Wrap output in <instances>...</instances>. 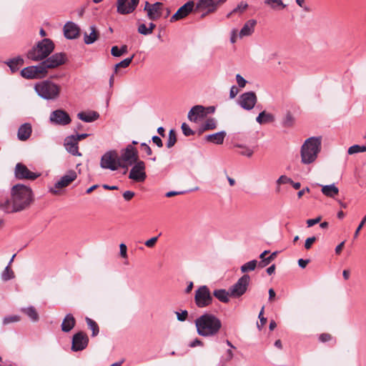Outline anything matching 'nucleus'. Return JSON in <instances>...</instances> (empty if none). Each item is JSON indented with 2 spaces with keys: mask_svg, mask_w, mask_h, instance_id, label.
<instances>
[{
  "mask_svg": "<svg viewBox=\"0 0 366 366\" xmlns=\"http://www.w3.org/2000/svg\"><path fill=\"white\" fill-rule=\"evenodd\" d=\"M236 81L240 88L244 87L247 82L239 74L236 75Z\"/></svg>",
  "mask_w": 366,
  "mask_h": 366,
  "instance_id": "603ef678",
  "label": "nucleus"
},
{
  "mask_svg": "<svg viewBox=\"0 0 366 366\" xmlns=\"http://www.w3.org/2000/svg\"><path fill=\"white\" fill-rule=\"evenodd\" d=\"M321 191L323 194L329 197H335L339 193V189L335 184L322 186Z\"/></svg>",
  "mask_w": 366,
  "mask_h": 366,
  "instance_id": "473e14b6",
  "label": "nucleus"
},
{
  "mask_svg": "<svg viewBox=\"0 0 366 366\" xmlns=\"http://www.w3.org/2000/svg\"><path fill=\"white\" fill-rule=\"evenodd\" d=\"M138 32L143 35H149L150 34V29H148V27H147L146 24H141L138 26Z\"/></svg>",
  "mask_w": 366,
  "mask_h": 366,
  "instance_id": "8fccbe9b",
  "label": "nucleus"
},
{
  "mask_svg": "<svg viewBox=\"0 0 366 366\" xmlns=\"http://www.w3.org/2000/svg\"><path fill=\"white\" fill-rule=\"evenodd\" d=\"M76 320L74 316L69 313L63 320L61 327V330L64 332H70L75 326Z\"/></svg>",
  "mask_w": 366,
  "mask_h": 366,
  "instance_id": "bb28decb",
  "label": "nucleus"
},
{
  "mask_svg": "<svg viewBox=\"0 0 366 366\" xmlns=\"http://www.w3.org/2000/svg\"><path fill=\"white\" fill-rule=\"evenodd\" d=\"M76 177L77 174L74 170H69L66 174L62 176L59 180L55 182L54 187L50 189V192L53 194H57L59 189L68 186L71 182L74 181Z\"/></svg>",
  "mask_w": 366,
  "mask_h": 366,
  "instance_id": "4468645a",
  "label": "nucleus"
},
{
  "mask_svg": "<svg viewBox=\"0 0 366 366\" xmlns=\"http://www.w3.org/2000/svg\"><path fill=\"white\" fill-rule=\"evenodd\" d=\"M206 117L205 107L202 105H195L191 108L187 114L189 121L197 122L199 119Z\"/></svg>",
  "mask_w": 366,
  "mask_h": 366,
  "instance_id": "aec40b11",
  "label": "nucleus"
},
{
  "mask_svg": "<svg viewBox=\"0 0 366 366\" xmlns=\"http://www.w3.org/2000/svg\"><path fill=\"white\" fill-rule=\"evenodd\" d=\"M248 7V4L247 3L241 2L233 10L232 12H242Z\"/></svg>",
  "mask_w": 366,
  "mask_h": 366,
  "instance_id": "864d4df0",
  "label": "nucleus"
},
{
  "mask_svg": "<svg viewBox=\"0 0 366 366\" xmlns=\"http://www.w3.org/2000/svg\"><path fill=\"white\" fill-rule=\"evenodd\" d=\"M295 119L290 112H287L282 119V124L284 127H291L294 124Z\"/></svg>",
  "mask_w": 366,
  "mask_h": 366,
  "instance_id": "c03bdc74",
  "label": "nucleus"
},
{
  "mask_svg": "<svg viewBox=\"0 0 366 366\" xmlns=\"http://www.w3.org/2000/svg\"><path fill=\"white\" fill-rule=\"evenodd\" d=\"M90 34H88L86 32L84 34V41L86 44H92L94 43L99 38V32L94 25H92L89 27Z\"/></svg>",
  "mask_w": 366,
  "mask_h": 366,
  "instance_id": "c756f323",
  "label": "nucleus"
},
{
  "mask_svg": "<svg viewBox=\"0 0 366 366\" xmlns=\"http://www.w3.org/2000/svg\"><path fill=\"white\" fill-rule=\"evenodd\" d=\"M54 49V44L50 39H43L27 53L28 59L34 61H44Z\"/></svg>",
  "mask_w": 366,
  "mask_h": 366,
  "instance_id": "39448f33",
  "label": "nucleus"
},
{
  "mask_svg": "<svg viewBox=\"0 0 366 366\" xmlns=\"http://www.w3.org/2000/svg\"><path fill=\"white\" fill-rule=\"evenodd\" d=\"M208 9V12H214L217 9V4L214 0H199L196 4L194 11L199 9Z\"/></svg>",
  "mask_w": 366,
  "mask_h": 366,
  "instance_id": "b1692460",
  "label": "nucleus"
},
{
  "mask_svg": "<svg viewBox=\"0 0 366 366\" xmlns=\"http://www.w3.org/2000/svg\"><path fill=\"white\" fill-rule=\"evenodd\" d=\"M1 277L4 282H7L15 277L14 272L9 266H6L2 272Z\"/></svg>",
  "mask_w": 366,
  "mask_h": 366,
  "instance_id": "ea45409f",
  "label": "nucleus"
},
{
  "mask_svg": "<svg viewBox=\"0 0 366 366\" xmlns=\"http://www.w3.org/2000/svg\"><path fill=\"white\" fill-rule=\"evenodd\" d=\"M47 71L41 64V61L36 66H29L21 71L22 77L26 79H41L46 76Z\"/></svg>",
  "mask_w": 366,
  "mask_h": 366,
  "instance_id": "0eeeda50",
  "label": "nucleus"
},
{
  "mask_svg": "<svg viewBox=\"0 0 366 366\" xmlns=\"http://www.w3.org/2000/svg\"><path fill=\"white\" fill-rule=\"evenodd\" d=\"M77 117L84 122L90 123L98 119L99 117V114L95 111H90L89 112H79L77 114Z\"/></svg>",
  "mask_w": 366,
  "mask_h": 366,
  "instance_id": "cd10ccee",
  "label": "nucleus"
},
{
  "mask_svg": "<svg viewBox=\"0 0 366 366\" xmlns=\"http://www.w3.org/2000/svg\"><path fill=\"white\" fill-rule=\"evenodd\" d=\"M250 282V277L244 274L237 282L229 288L230 296L233 297H239L242 296L246 291Z\"/></svg>",
  "mask_w": 366,
  "mask_h": 366,
  "instance_id": "6e6552de",
  "label": "nucleus"
},
{
  "mask_svg": "<svg viewBox=\"0 0 366 366\" xmlns=\"http://www.w3.org/2000/svg\"><path fill=\"white\" fill-rule=\"evenodd\" d=\"M158 237H154L150 238L149 239L147 240L144 242V244L148 247H153L156 242H157Z\"/></svg>",
  "mask_w": 366,
  "mask_h": 366,
  "instance_id": "052dcab7",
  "label": "nucleus"
},
{
  "mask_svg": "<svg viewBox=\"0 0 366 366\" xmlns=\"http://www.w3.org/2000/svg\"><path fill=\"white\" fill-rule=\"evenodd\" d=\"M177 142V137L175 131L174 129H170L168 134V139L167 141V147L171 148Z\"/></svg>",
  "mask_w": 366,
  "mask_h": 366,
  "instance_id": "a18cd8bd",
  "label": "nucleus"
},
{
  "mask_svg": "<svg viewBox=\"0 0 366 366\" xmlns=\"http://www.w3.org/2000/svg\"><path fill=\"white\" fill-rule=\"evenodd\" d=\"M14 176L17 179L34 180L40 176V174L30 171L22 163H17L14 169Z\"/></svg>",
  "mask_w": 366,
  "mask_h": 366,
  "instance_id": "f8f14e48",
  "label": "nucleus"
},
{
  "mask_svg": "<svg viewBox=\"0 0 366 366\" xmlns=\"http://www.w3.org/2000/svg\"><path fill=\"white\" fill-rule=\"evenodd\" d=\"M316 239L317 238L315 236L307 238L305 242V248L310 249Z\"/></svg>",
  "mask_w": 366,
  "mask_h": 366,
  "instance_id": "5fc2aeb1",
  "label": "nucleus"
},
{
  "mask_svg": "<svg viewBox=\"0 0 366 366\" xmlns=\"http://www.w3.org/2000/svg\"><path fill=\"white\" fill-rule=\"evenodd\" d=\"M128 47L127 45H123L121 48H119L117 46H114L111 49V54L115 57H119L122 55L127 53Z\"/></svg>",
  "mask_w": 366,
  "mask_h": 366,
  "instance_id": "4c0bfd02",
  "label": "nucleus"
},
{
  "mask_svg": "<svg viewBox=\"0 0 366 366\" xmlns=\"http://www.w3.org/2000/svg\"><path fill=\"white\" fill-rule=\"evenodd\" d=\"M34 90L41 99L54 101L59 97L61 86L52 81L46 79L36 83Z\"/></svg>",
  "mask_w": 366,
  "mask_h": 366,
  "instance_id": "20e7f679",
  "label": "nucleus"
},
{
  "mask_svg": "<svg viewBox=\"0 0 366 366\" xmlns=\"http://www.w3.org/2000/svg\"><path fill=\"white\" fill-rule=\"evenodd\" d=\"M332 339L331 335L328 333H322L319 337V340L322 342H327Z\"/></svg>",
  "mask_w": 366,
  "mask_h": 366,
  "instance_id": "6e6d98bb",
  "label": "nucleus"
},
{
  "mask_svg": "<svg viewBox=\"0 0 366 366\" xmlns=\"http://www.w3.org/2000/svg\"><path fill=\"white\" fill-rule=\"evenodd\" d=\"M256 24L257 21L254 19L247 21L239 31V36L242 38L244 36H250L254 32Z\"/></svg>",
  "mask_w": 366,
  "mask_h": 366,
  "instance_id": "a878e982",
  "label": "nucleus"
},
{
  "mask_svg": "<svg viewBox=\"0 0 366 366\" xmlns=\"http://www.w3.org/2000/svg\"><path fill=\"white\" fill-rule=\"evenodd\" d=\"M257 261L252 259L242 264L240 267V270L242 273H246L249 271H254L257 267Z\"/></svg>",
  "mask_w": 366,
  "mask_h": 366,
  "instance_id": "a19ab883",
  "label": "nucleus"
},
{
  "mask_svg": "<svg viewBox=\"0 0 366 366\" xmlns=\"http://www.w3.org/2000/svg\"><path fill=\"white\" fill-rule=\"evenodd\" d=\"M365 222H366V215L363 217V219L360 222V224L358 225V227H357V229H356V231H355V232L354 234V238H357V237L360 231L363 227V226L365 224Z\"/></svg>",
  "mask_w": 366,
  "mask_h": 366,
  "instance_id": "bf43d9fd",
  "label": "nucleus"
},
{
  "mask_svg": "<svg viewBox=\"0 0 366 366\" xmlns=\"http://www.w3.org/2000/svg\"><path fill=\"white\" fill-rule=\"evenodd\" d=\"M238 92V88L235 85L232 86L229 91V98L234 99L237 95Z\"/></svg>",
  "mask_w": 366,
  "mask_h": 366,
  "instance_id": "774afa93",
  "label": "nucleus"
},
{
  "mask_svg": "<svg viewBox=\"0 0 366 366\" xmlns=\"http://www.w3.org/2000/svg\"><path fill=\"white\" fill-rule=\"evenodd\" d=\"M203 342L198 338H195L193 341L190 342L189 346L190 347H195L197 346H203Z\"/></svg>",
  "mask_w": 366,
  "mask_h": 366,
  "instance_id": "338daca9",
  "label": "nucleus"
},
{
  "mask_svg": "<svg viewBox=\"0 0 366 366\" xmlns=\"http://www.w3.org/2000/svg\"><path fill=\"white\" fill-rule=\"evenodd\" d=\"M162 3L157 1L151 6L152 18H148L150 20H156L162 16Z\"/></svg>",
  "mask_w": 366,
  "mask_h": 366,
  "instance_id": "72a5a7b5",
  "label": "nucleus"
},
{
  "mask_svg": "<svg viewBox=\"0 0 366 366\" xmlns=\"http://www.w3.org/2000/svg\"><path fill=\"white\" fill-rule=\"evenodd\" d=\"M273 120L274 116L270 113L266 112L265 111L260 112L256 118V121L260 124L271 122Z\"/></svg>",
  "mask_w": 366,
  "mask_h": 366,
  "instance_id": "f704fd0d",
  "label": "nucleus"
},
{
  "mask_svg": "<svg viewBox=\"0 0 366 366\" xmlns=\"http://www.w3.org/2000/svg\"><path fill=\"white\" fill-rule=\"evenodd\" d=\"M321 149V137H310L301 147V162L305 164L314 162Z\"/></svg>",
  "mask_w": 366,
  "mask_h": 366,
  "instance_id": "7ed1b4c3",
  "label": "nucleus"
},
{
  "mask_svg": "<svg viewBox=\"0 0 366 366\" xmlns=\"http://www.w3.org/2000/svg\"><path fill=\"white\" fill-rule=\"evenodd\" d=\"M141 147L143 151L146 152L147 155H152V150L151 147L145 142H142L141 144Z\"/></svg>",
  "mask_w": 366,
  "mask_h": 366,
  "instance_id": "680f3d73",
  "label": "nucleus"
},
{
  "mask_svg": "<svg viewBox=\"0 0 366 366\" xmlns=\"http://www.w3.org/2000/svg\"><path fill=\"white\" fill-rule=\"evenodd\" d=\"M66 61V54L63 52L55 53L51 56H49L41 64L45 67L46 71H48L49 69H54L59 66L64 64Z\"/></svg>",
  "mask_w": 366,
  "mask_h": 366,
  "instance_id": "9b49d317",
  "label": "nucleus"
},
{
  "mask_svg": "<svg viewBox=\"0 0 366 366\" xmlns=\"http://www.w3.org/2000/svg\"><path fill=\"white\" fill-rule=\"evenodd\" d=\"M139 3V0H117V11L120 14H129L132 13Z\"/></svg>",
  "mask_w": 366,
  "mask_h": 366,
  "instance_id": "a211bd4d",
  "label": "nucleus"
},
{
  "mask_svg": "<svg viewBox=\"0 0 366 366\" xmlns=\"http://www.w3.org/2000/svg\"><path fill=\"white\" fill-rule=\"evenodd\" d=\"M152 141L154 144H156L158 147L161 148L163 147V142L161 138L159 136L154 135L152 138Z\"/></svg>",
  "mask_w": 366,
  "mask_h": 366,
  "instance_id": "13d9d810",
  "label": "nucleus"
},
{
  "mask_svg": "<svg viewBox=\"0 0 366 366\" xmlns=\"http://www.w3.org/2000/svg\"><path fill=\"white\" fill-rule=\"evenodd\" d=\"M321 220V217H317L315 219H309L307 220V224L308 227H312L315 224L319 223Z\"/></svg>",
  "mask_w": 366,
  "mask_h": 366,
  "instance_id": "e2e57ef3",
  "label": "nucleus"
},
{
  "mask_svg": "<svg viewBox=\"0 0 366 366\" xmlns=\"http://www.w3.org/2000/svg\"><path fill=\"white\" fill-rule=\"evenodd\" d=\"M177 320L180 322L184 321L188 315L187 310H183L181 313L176 312Z\"/></svg>",
  "mask_w": 366,
  "mask_h": 366,
  "instance_id": "4d7b16f0",
  "label": "nucleus"
},
{
  "mask_svg": "<svg viewBox=\"0 0 366 366\" xmlns=\"http://www.w3.org/2000/svg\"><path fill=\"white\" fill-rule=\"evenodd\" d=\"M64 145L66 150L73 156H81L79 152L78 142L74 139V135L68 136L64 139Z\"/></svg>",
  "mask_w": 366,
  "mask_h": 366,
  "instance_id": "412c9836",
  "label": "nucleus"
},
{
  "mask_svg": "<svg viewBox=\"0 0 366 366\" xmlns=\"http://www.w3.org/2000/svg\"><path fill=\"white\" fill-rule=\"evenodd\" d=\"M31 189L23 184H17L11 189V197L0 202V209L6 213L21 212L33 202Z\"/></svg>",
  "mask_w": 366,
  "mask_h": 366,
  "instance_id": "f257e3e1",
  "label": "nucleus"
},
{
  "mask_svg": "<svg viewBox=\"0 0 366 366\" xmlns=\"http://www.w3.org/2000/svg\"><path fill=\"white\" fill-rule=\"evenodd\" d=\"M120 160L132 166L133 164L140 160L139 159L137 149L132 144L127 145V147L121 151Z\"/></svg>",
  "mask_w": 366,
  "mask_h": 366,
  "instance_id": "ddd939ff",
  "label": "nucleus"
},
{
  "mask_svg": "<svg viewBox=\"0 0 366 366\" xmlns=\"http://www.w3.org/2000/svg\"><path fill=\"white\" fill-rule=\"evenodd\" d=\"M134 195H135L134 192L132 191H129V190L125 191L123 193V197L126 201H129L134 197Z\"/></svg>",
  "mask_w": 366,
  "mask_h": 366,
  "instance_id": "0e129e2a",
  "label": "nucleus"
},
{
  "mask_svg": "<svg viewBox=\"0 0 366 366\" xmlns=\"http://www.w3.org/2000/svg\"><path fill=\"white\" fill-rule=\"evenodd\" d=\"M85 320L88 325V327L92 331V336H97L99 332V328L97 323L92 319L87 317H86Z\"/></svg>",
  "mask_w": 366,
  "mask_h": 366,
  "instance_id": "58836bf2",
  "label": "nucleus"
},
{
  "mask_svg": "<svg viewBox=\"0 0 366 366\" xmlns=\"http://www.w3.org/2000/svg\"><path fill=\"white\" fill-rule=\"evenodd\" d=\"M213 295L220 302L227 303L229 301L230 292L224 289H217L214 290Z\"/></svg>",
  "mask_w": 366,
  "mask_h": 366,
  "instance_id": "2f4dec72",
  "label": "nucleus"
},
{
  "mask_svg": "<svg viewBox=\"0 0 366 366\" xmlns=\"http://www.w3.org/2000/svg\"><path fill=\"white\" fill-rule=\"evenodd\" d=\"M264 3L274 10L282 9L286 7V4H285L282 0H264Z\"/></svg>",
  "mask_w": 366,
  "mask_h": 366,
  "instance_id": "c9c22d12",
  "label": "nucleus"
},
{
  "mask_svg": "<svg viewBox=\"0 0 366 366\" xmlns=\"http://www.w3.org/2000/svg\"><path fill=\"white\" fill-rule=\"evenodd\" d=\"M226 135L227 133L225 131H220L217 133L206 135L204 137V140L215 144H222L224 142Z\"/></svg>",
  "mask_w": 366,
  "mask_h": 366,
  "instance_id": "393cba45",
  "label": "nucleus"
},
{
  "mask_svg": "<svg viewBox=\"0 0 366 366\" xmlns=\"http://www.w3.org/2000/svg\"><path fill=\"white\" fill-rule=\"evenodd\" d=\"M117 152L115 151L107 152L102 156L100 167L102 169H108L112 171H116L117 169L116 159Z\"/></svg>",
  "mask_w": 366,
  "mask_h": 366,
  "instance_id": "dca6fc26",
  "label": "nucleus"
},
{
  "mask_svg": "<svg viewBox=\"0 0 366 366\" xmlns=\"http://www.w3.org/2000/svg\"><path fill=\"white\" fill-rule=\"evenodd\" d=\"M257 96L254 92H247L239 97L238 104L245 110H251L257 102Z\"/></svg>",
  "mask_w": 366,
  "mask_h": 366,
  "instance_id": "f3484780",
  "label": "nucleus"
},
{
  "mask_svg": "<svg viewBox=\"0 0 366 366\" xmlns=\"http://www.w3.org/2000/svg\"><path fill=\"white\" fill-rule=\"evenodd\" d=\"M49 122L53 125L66 126L71 123V119L66 111L58 109L51 112Z\"/></svg>",
  "mask_w": 366,
  "mask_h": 366,
  "instance_id": "9d476101",
  "label": "nucleus"
},
{
  "mask_svg": "<svg viewBox=\"0 0 366 366\" xmlns=\"http://www.w3.org/2000/svg\"><path fill=\"white\" fill-rule=\"evenodd\" d=\"M359 148H360L359 144H354L349 147V149L347 150V153L349 154H354L359 153Z\"/></svg>",
  "mask_w": 366,
  "mask_h": 366,
  "instance_id": "69168bd1",
  "label": "nucleus"
},
{
  "mask_svg": "<svg viewBox=\"0 0 366 366\" xmlns=\"http://www.w3.org/2000/svg\"><path fill=\"white\" fill-rule=\"evenodd\" d=\"M19 321H20V317L19 315H9L4 317L2 323L4 325H6Z\"/></svg>",
  "mask_w": 366,
  "mask_h": 366,
  "instance_id": "de8ad7c7",
  "label": "nucleus"
},
{
  "mask_svg": "<svg viewBox=\"0 0 366 366\" xmlns=\"http://www.w3.org/2000/svg\"><path fill=\"white\" fill-rule=\"evenodd\" d=\"M21 312L25 314L32 322H37L39 319V314L34 306L21 307Z\"/></svg>",
  "mask_w": 366,
  "mask_h": 366,
  "instance_id": "7c9ffc66",
  "label": "nucleus"
},
{
  "mask_svg": "<svg viewBox=\"0 0 366 366\" xmlns=\"http://www.w3.org/2000/svg\"><path fill=\"white\" fill-rule=\"evenodd\" d=\"M197 332L199 336L210 337L217 335L222 328L219 317L210 312H204L194 320Z\"/></svg>",
  "mask_w": 366,
  "mask_h": 366,
  "instance_id": "f03ea898",
  "label": "nucleus"
},
{
  "mask_svg": "<svg viewBox=\"0 0 366 366\" xmlns=\"http://www.w3.org/2000/svg\"><path fill=\"white\" fill-rule=\"evenodd\" d=\"M194 2L193 1H188L179 7L177 12L172 16L170 21L173 22L184 19L194 10Z\"/></svg>",
  "mask_w": 366,
  "mask_h": 366,
  "instance_id": "6ab92c4d",
  "label": "nucleus"
},
{
  "mask_svg": "<svg viewBox=\"0 0 366 366\" xmlns=\"http://www.w3.org/2000/svg\"><path fill=\"white\" fill-rule=\"evenodd\" d=\"M129 174V179L136 182H143L147 179L146 164L144 161L139 160L133 164Z\"/></svg>",
  "mask_w": 366,
  "mask_h": 366,
  "instance_id": "1a4fd4ad",
  "label": "nucleus"
},
{
  "mask_svg": "<svg viewBox=\"0 0 366 366\" xmlns=\"http://www.w3.org/2000/svg\"><path fill=\"white\" fill-rule=\"evenodd\" d=\"M89 343V337L84 332H78L72 337L71 350L74 352L84 350Z\"/></svg>",
  "mask_w": 366,
  "mask_h": 366,
  "instance_id": "2eb2a0df",
  "label": "nucleus"
},
{
  "mask_svg": "<svg viewBox=\"0 0 366 366\" xmlns=\"http://www.w3.org/2000/svg\"><path fill=\"white\" fill-rule=\"evenodd\" d=\"M24 59L20 56L15 58L8 59L4 63L9 67L12 73L16 72L19 69V66L24 64Z\"/></svg>",
  "mask_w": 366,
  "mask_h": 366,
  "instance_id": "c85d7f7f",
  "label": "nucleus"
},
{
  "mask_svg": "<svg viewBox=\"0 0 366 366\" xmlns=\"http://www.w3.org/2000/svg\"><path fill=\"white\" fill-rule=\"evenodd\" d=\"M276 182L278 185L287 183L290 184V182H292V179L285 175H282L277 179Z\"/></svg>",
  "mask_w": 366,
  "mask_h": 366,
  "instance_id": "3c124183",
  "label": "nucleus"
},
{
  "mask_svg": "<svg viewBox=\"0 0 366 366\" xmlns=\"http://www.w3.org/2000/svg\"><path fill=\"white\" fill-rule=\"evenodd\" d=\"M181 129L184 136L189 137L194 134V132L189 127V126L184 122L182 124Z\"/></svg>",
  "mask_w": 366,
  "mask_h": 366,
  "instance_id": "09e8293b",
  "label": "nucleus"
},
{
  "mask_svg": "<svg viewBox=\"0 0 366 366\" xmlns=\"http://www.w3.org/2000/svg\"><path fill=\"white\" fill-rule=\"evenodd\" d=\"M194 301L199 308L206 307L212 303L213 297L207 285L200 286L195 291Z\"/></svg>",
  "mask_w": 366,
  "mask_h": 366,
  "instance_id": "423d86ee",
  "label": "nucleus"
},
{
  "mask_svg": "<svg viewBox=\"0 0 366 366\" xmlns=\"http://www.w3.org/2000/svg\"><path fill=\"white\" fill-rule=\"evenodd\" d=\"M134 58V55L130 57L126 58L120 62L114 65V74L117 73V70L119 68H127L131 64L132 59Z\"/></svg>",
  "mask_w": 366,
  "mask_h": 366,
  "instance_id": "37998d69",
  "label": "nucleus"
},
{
  "mask_svg": "<svg viewBox=\"0 0 366 366\" xmlns=\"http://www.w3.org/2000/svg\"><path fill=\"white\" fill-rule=\"evenodd\" d=\"M31 124L30 123H24L19 127L17 137L21 141H26L31 137Z\"/></svg>",
  "mask_w": 366,
  "mask_h": 366,
  "instance_id": "5701e85b",
  "label": "nucleus"
},
{
  "mask_svg": "<svg viewBox=\"0 0 366 366\" xmlns=\"http://www.w3.org/2000/svg\"><path fill=\"white\" fill-rule=\"evenodd\" d=\"M278 252L275 251L272 252L269 257H266L265 259H263V260H261L259 263V266L260 267H264L266 265L269 264L277 256Z\"/></svg>",
  "mask_w": 366,
  "mask_h": 366,
  "instance_id": "49530a36",
  "label": "nucleus"
},
{
  "mask_svg": "<svg viewBox=\"0 0 366 366\" xmlns=\"http://www.w3.org/2000/svg\"><path fill=\"white\" fill-rule=\"evenodd\" d=\"M217 121L214 118H209L206 120L204 124H202L199 131H207L210 129H214L217 127Z\"/></svg>",
  "mask_w": 366,
  "mask_h": 366,
  "instance_id": "e433bc0d",
  "label": "nucleus"
},
{
  "mask_svg": "<svg viewBox=\"0 0 366 366\" xmlns=\"http://www.w3.org/2000/svg\"><path fill=\"white\" fill-rule=\"evenodd\" d=\"M79 33V28L78 26L73 21H68L65 24L64 26V36L67 39H76Z\"/></svg>",
  "mask_w": 366,
  "mask_h": 366,
  "instance_id": "4be33fe9",
  "label": "nucleus"
},
{
  "mask_svg": "<svg viewBox=\"0 0 366 366\" xmlns=\"http://www.w3.org/2000/svg\"><path fill=\"white\" fill-rule=\"evenodd\" d=\"M236 147L240 148L242 150L239 152V154L247 157H251L254 153L252 149L249 148L245 144H237Z\"/></svg>",
  "mask_w": 366,
  "mask_h": 366,
  "instance_id": "79ce46f5",
  "label": "nucleus"
}]
</instances>
